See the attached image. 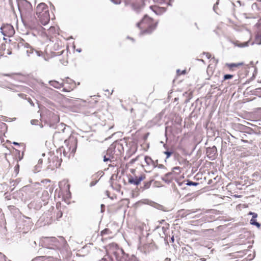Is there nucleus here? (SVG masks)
Listing matches in <instances>:
<instances>
[{
    "label": "nucleus",
    "mask_w": 261,
    "mask_h": 261,
    "mask_svg": "<svg viewBox=\"0 0 261 261\" xmlns=\"http://www.w3.org/2000/svg\"><path fill=\"white\" fill-rule=\"evenodd\" d=\"M42 196L44 197L45 198L43 199V201H46L49 197V194L47 191H44L42 193Z\"/></svg>",
    "instance_id": "20"
},
{
    "label": "nucleus",
    "mask_w": 261,
    "mask_h": 261,
    "mask_svg": "<svg viewBox=\"0 0 261 261\" xmlns=\"http://www.w3.org/2000/svg\"><path fill=\"white\" fill-rule=\"evenodd\" d=\"M250 214L252 215V218H256L257 217V214L254 213H250Z\"/></svg>",
    "instance_id": "30"
},
{
    "label": "nucleus",
    "mask_w": 261,
    "mask_h": 261,
    "mask_svg": "<svg viewBox=\"0 0 261 261\" xmlns=\"http://www.w3.org/2000/svg\"><path fill=\"white\" fill-rule=\"evenodd\" d=\"M19 165L18 164H17L15 167V170L18 172V170H19Z\"/></svg>",
    "instance_id": "28"
},
{
    "label": "nucleus",
    "mask_w": 261,
    "mask_h": 261,
    "mask_svg": "<svg viewBox=\"0 0 261 261\" xmlns=\"http://www.w3.org/2000/svg\"><path fill=\"white\" fill-rule=\"evenodd\" d=\"M123 147L119 144H112L107 151V155L104 156L103 161L107 162L111 159H116L121 156Z\"/></svg>",
    "instance_id": "5"
},
{
    "label": "nucleus",
    "mask_w": 261,
    "mask_h": 261,
    "mask_svg": "<svg viewBox=\"0 0 261 261\" xmlns=\"http://www.w3.org/2000/svg\"><path fill=\"white\" fill-rule=\"evenodd\" d=\"M254 42L258 45L261 44V35L256 36Z\"/></svg>",
    "instance_id": "18"
},
{
    "label": "nucleus",
    "mask_w": 261,
    "mask_h": 261,
    "mask_svg": "<svg viewBox=\"0 0 261 261\" xmlns=\"http://www.w3.org/2000/svg\"><path fill=\"white\" fill-rule=\"evenodd\" d=\"M164 153H165L166 155H167V158H169V157H170V156L172 155V152H169V151H165V152H164Z\"/></svg>",
    "instance_id": "25"
},
{
    "label": "nucleus",
    "mask_w": 261,
    "mask_h": 261,
    "mask_svg": "<svg viewBox=\"0 0 261 261\" xmlns=\"http://www.w3.org/2000/svg\"><path fill=\"white\" fill-rule=\"evenodd\" d=\"M2 33L5 36L12 37L15 33V30L13 27L10 24L3 25L1 28Z\"/></svg>",
    "instance_id": "8"
},
{
    "label": "nucleus",
    "mask_w": 261,
    "mask_h": 261,
    "mask_svg": "<svg viewBox=\"0 0 261 261\" xmlns=\"http://www.w3.org/2000/svg\"><path fill=\"white\" fill-rule=\"evenodd\" d=\"M217 152V148L214 146L213 147L207 148L206 149V154L208 158L214 159Z\"/></svg>",
    "instance_id": "13"
},
{
    "label": "nucleus",
    "mask_w": 261,
    "mask_h": 261,
    "mask_svg": "<svg viewBox=\"0 0 261 261\" xmlns=\"http://www.w3.org/2000/svg\"><path fill=\"white\" fill-rule=\"evenodd\" d=\"M198 184L197 182H193L192 181H188L187 185L188 186H197Z\"/></svg>",
    "instance_id": "23"
},
{
    "label": "nucleus",
    "mask_w": 261,
    "mask_h": 261,
    "mask_svg": "<svg viewBox=\"0 0 261 261\" xmlns=\"http://www.w3.org/2000/svg\"><path fill=\"white\" fill-rule=\"evenodd\" d=\"M150 184H151V182H150H150H147V183H146V184L145 185V188H146V189H147V188H148L149 187V186H150Z\"/></svg>",
    "instance_id": "29"
},
{
    "label": "nucleus",
    "mask_w": 261,
    "mask_h": 261,
    "mask_svg": "<svg viewBox=\"0 0 261 261\" xmlns=\"http://www.w3.org/2000/svg\"><path fill=\"white\" fill-rule=\"evenodd\" d=\"M261 91V88H256L255 90L252 91V94L255 95L259 96V92ZM252 92V91H250Z\"/></svg>",
    "instance_id": "21"
},
{
    "label": "nucleus",
    "mask_w": 261,
    "mask_h": 261,
    "mask_svg": "<svg viewBox=\"0 0 261 261\" xmlns=\"http://www.w3.org/2000/svg\"><path fill=\"white\" fill-rule=\"evenodd\" d=\"M59 186L60 190L63 192L70 193V185L68 180H62L59 182Z\"/></svg>",
    "instance_id": "9"
},
{
    "label": "nucleus",
    "mask_w": 261,
    "mask_h": 261,
    "mask_svg": "<svg viewBox=\"0 0 261 261\" xmlns=\"http://www.w3.org/2000/svg\"><path fill=\"white\" fill-rule=\"evenodd\" d=\"M145 178V175L142 174L139 176L135 175V177H131L129 178L128 181L131 184H133L135 185H138L140 182Z\"/></svg>",
    "instance_id": "10"
},
{
    "label": "nucleus",
    "mask_w": 261,
    "mask_h": 261,
    "mask_svg": "<svg viewBox=\"0 0 261 261\" xmlns=\"http://www.w3.org/2000/svg\"><path fill=\"white\" fill-rule=\"evenodd\" d=\"M233 77V75H231V74H225V75H224V76L223 77V81H225L226 80L231 79Z\"/></svg>",
    "instance_id": "22"
},
{
    "label": "nucleus",
    "mask_w": 261,
    "mask_h": 261,
    "mask_svg": "<svg viewBox=\"0 0 261 261\" xmlns=\"http://www.w3.org/2000/svg\"><path fill=\"white\" fill-rule=\"evenodd\" d=\"M125 1H126L125 0ZM129 4L132 9L136 12L141 11L144 6L143 0H129L126 2Z\"/></svg>",
    "instance_id": "7"
},
{
    "label": "nucleus",
    "mask_w": 261,
    "mask_h": 261,
    "mask_svg": "<svg viewBox=\"0 0 261 261\" xmlns=\"http://www.w3.org/2000/svg\"><path fill=\"white\" fill-rule=\"evenodd\" d=\"M56 131L55 133H65L66 132H70L69 127L63 123H60L57 125Z\"/></svg>",
    "instance_id": "11"
},
{
    "label": "nucleus",
    "mask_w": 261,
    "mask_h": 261,
    "mask_svg": "<svg viewBox=\"0 0 261 261\" xmlns=\"http://www.w3.org/2000/svg\"><path fill=\"white\" fill-rule=\"evenodd\" d=\"M67 62H68V61H66L65 62H64L63 63L64 64V63H67Z\"/></svg>",
    "instance_id": "38"
},
{
    "label": "nucleus",
    "mask_w": 261,
    "mask_h": 261,
    "mask_svg": "<svg viewBox=\"0 0 261 261\" xmlns=\"http://www.w3.org/2000/svg\"><path fill=\"white\" fill-rule=\"evenodd\" d=\"M136 26L140 30L141 35L151 33L156 27V23L151 18L145 15L136 24Z\"/></svg>",
    "instance_id": "2"
},
{
    "label": "nucleus",
    "mask_w": 261,
    "mask_h": 261,
    "mask_svg": "<svg viewBox=\"0 0 261 261\" xmlns=\"http://www.w3.org/2000/svg\"><path fill=\"white\" fill-rule=\"evenodd\" d=\"M145 162L147 166H151L152 167L155 166V164L153 160L148 156H146L144 158Z\"/></svg>",
    "instance_id": "15"
},
{
    "label": "nucleus",
    "mask_w": 261,
    "mask_h": 261,
    "mask_svg": "<svg viewBox=\"0 0 261 261\" xmlns=\"http://www.w3.org/2000/svg\"><path fill=\"white\" fill-rule=\"evenodd\" d=\"M63 51H64V50H62L61 51V53H63Z\"/></svg>",
    "instance_id": "39"
},
{
    "label": "nucleus",
    "mask_w": 261,
    "mask_h": 261,
    "mask_svg": "<svg viewBox=\"0 0 261 261\" xmlns=\"http://www.w3.org/2000/svg\"><path fill=\"white\" fill-rule=\"evenodd\" d=\"M177 72L178 75H180L181 74H185L186 73V71L182 70L181 71L180 70H177Z\"/></svg>",
    "instance_id": "26"
},
{
    "label": "nucleus",
    "mask_w": 261,
    "mask_h": 261,
    "mask_svg": "<svg viewBox=\"0 0 261 261\" xmlns=\"http://www.w3.org/2000/svg\"><path fill=\"white\" fill-rule=\"evenodd\" d=\"M210 68H211V67H210V66L209 65V66H208V67H207V72H208V70L210 69Z\"/></svg>",
    "instance_id": "33"
},
{
    "label": "nucleus",
    "mask_w": 261,
    "mask_h": 261,
    "mask_svg": "<svg viewBox=\"0 0 261 261\" xmlns=\"http://www.w3.org/2000/svg\"><path fill=\"white\" fill-rule=\"evenodd\" d=\"M225 66L231 71L238 70V75L240 78L244 77V76H246L249 72L248 66L244 62L226 63Z\"/></svg>",
    "instance_id": "4"
},
{
    "label": "nucleus",
    "mask_w": 261,
    "mask_h": 261,
    "mask_svg": "<svg viewBox=\"0 0 261 261\" xmlns=\"http://www.w3.org/2000/svg\"><path fill=\"white\" fill-rule=\"evenodd\" d=\"M149 146L147 145V148L145 149V151H146L147 150V149L148 148Z\"/></svg>",
    "instance_id": "34"
},
{
    "label": "nucleus",
    "mask_w": 261,
    "mask_h": 261,
    "mask_svg": "<svg viewBox=\"0 0 261 261\" xmlns=\"http://www.w3.org/2000/svg\"><path fill=\"white\" fill-rule=\"evenodd\" d=\"M102 240L111 239L113 237V232L109 228H105L100 232Z\"/></svg>",
    "instance_id": "12"
},
{
    "label": "nucleus",
    "mask_w": 261,
    "mask_h": 261,
    "mask_svg": "<svg viewBox=\"0 0 261 261\" xmlns=\"http://www.w3.org/2000/svg\"><path fill=\"white\" fill-rule=\"evenodd\" d=\"M36 15L38 20L42 25L47 24L50 21L48 7L45 3H41L37 6Z\"/></svg>",
    "instance_id": "3"
},
{
    "label": "nucleus",
    "mask_w": 261,
    "mask_h": 261,
    "mask_svg": "<svg viewBox=\"0 0 261 261\" xmlns=\"http://www.w3.org/2000/svg\"><path fill=\"white\" fill-rule=\"evenodd\" d=\"M53 141L58 145L64 142L66 146L67 153L70 155L74 154L76 151L77 139L74 136H71L70 132L55 133L53 136Z\"/></svg>",
    "instance_id": "1"
},
{
    "label": "nucleus",
    "mask_w": 261,
    "mask_h": 261,
    "mask_svg": "<svg viewBox=\"0 0 261 261\" xmlns=\"http://www.w3.org/2000/svg\"><path fill=\"white\" fill-rule=\"evenodd\" d=\"M154 1L160 4H165L167 5H170L171 0H154Z\"/></svg>",
    "instance_id": "16"
},
{
    "label": "nucleus",
    "mask_w": 261,
    "mask_h": 261,
    "mask_svg": "<svg viewBox=\"0 0 261 261\" xmlns=\"http://www.w3.org/2000/svg\"><path fill=\"white\" fill-rule=\"evenodd\" d=\"M121 2V0H116V1H114V2L116 4H120Z\"/></svg>",
    "instance_id": "31"
},
{
    "label": "nucleus",
    "mask_w": 261,
    "mask_h": 261,
    "mask_svg": "<svg viewBox=\"0 0 261 261\" xmlns=\"http://www.w3.org/2000/svg\"><path fill=\"white\" fill-rule=\"evenodd\" d=\"M62 216V212L61 211H59L57 214V218H61Z\"/></svg>",
    "instance_id": "27"
},
{
    "label": "nucleus",
    "mask_w": 261,
    "mask_h": 261,
    "mask_svg": "<svg viewBox=\"0 0 261 261\" xmlns=\"http://www.w3.org/2000/svg\"><path fill=\"white\" fill-rule=\"evenodd\" d=\"M189 214H190V211L189 210H180L177 212L178 217L180 218H184Z\"/></svg>",
    "instance_id": "14"
},
{
    "label": "nucleus",
    "mask_w": 261,
    "mask_h": 261,
    "mask_svg": "<svg viewBox=\"0 0 261 261\" xmlns=\"http://www.w3.org/2000/svg\"><path fill=\"white\" fill-rule=\"evenodd\" d=\"M206 56L207 58L210 59L211 57V55L209 53H206Z\"/></svg>",
    "instance_id": "32"
},
{
    "label": "nucleus",
    "mask_w": 261,
    "mask_h": 261,
    "mask_svg": "<svg viewBox=\"0 0 261 261\" xmlns=\"http://www.w3.org/2000/svg\"><path fill=\"white\" fill-rule=\"evenodd\" d=\"M236 45L239 46V47H245V46H247L248 45V42H245L244 43H239L238 41H237L236 43Z\"/></svg>",
    "instance_id": "19"
},
{
    "label": "nucleus",
    "mask_w": 261,
    "mask_h": 261,
    "mask_svg": "<svg viewBox=\"0 0 261 261\" xmlns=\"http://www.w3.org/2000/svg\"><path fill=\"white\" fill-rule=\"evenodd\" d=\"M93 118H96V117H97L98 119H100V117H101V115L98 114V113L97 112V113H94L92 116Z\"/></svg>",
    "instance_id": "24"
},
{
    "label": "nucleus",
    "mask_w": 261,
    "mask_h": 261,
    "mask_svg": "<svg viewBox=\"0 0 261 261\" xmlns=\"http://www.w3.org/2000/svg\"><path fill=\"white\" fill-rule=\"evenodd\" d=\"M49 84L50 86L57 89H60L63 87V91L65 92H70L75 88V84L71 80L68 79L67 82L60 83L55 80L50 81Z\"/></svg>",
    "instance_id": "6"
},
{
    "label": "nucleus",
    "mask_w": 261,
    "mask_h": 261,
    "mask_svg": "<svg viewBox=\"0 0 261 261\" xmlns=\"http://www.w3.org/2000/svg\"><path fill=\"white\" fill-rule=\"evenodd\" d=\"M134 171H135V170H134V169L132 170V172L134 173Z\"/></svg>",
    "instance_id": "37"
},
{
    "label": "nucleus",
    "mask_w": 261,
    "mask_h": 261,
    "mask_svg": "<svg viewBox=\"0 0 261 261\" xmlns=\"http://www.w3.org/2000/svg\"><path fill=\"white\" fill-rule=\"evenodd\" d=\"M13 144H15V145H18V144L17 143H16V142H14Z\"/></svg>",
    "instance_id": "35"
},
{
    "label": "nucleus",
    "mask_w": 261,
    "mask_h": 261,
    "mask_svg": "<svg viewBox=\"0 0 261 261\" xmlns=\"http://www.w3.org/2000/svg\"><path fill=\"white\" fill-rule=\"evenodd\" d=\"M249 87L247 88L246 89V91H248L249 90Z\"/></svg>",
    "instance_id": "36"
},
{
    "label": "nucleus",
    "mask_w": 261,
    "mask_h": 261,
    "mask_svg": "<svg viewBox=\"0 0 261 261\" xmlns=\"http://www.w3.org/2000/svg\"><path fill=\"white\" fill-rule=\"evenodd\" d=\"M250 223L252 225H255L258 228H259L260 226V224L256 221V218H252L250 220Z\"/></svg>",
    "instance_id": "17"
}]
</instances>
